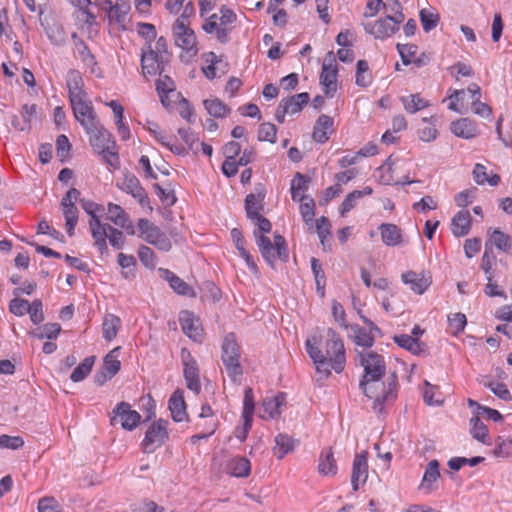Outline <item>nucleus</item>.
<instances>
[{"instance_id": "58836bf2", "label": "nucleus", "mask_w": 512, "mask_h": 512, "mask_svg": "<svg viewBox=\"0 0 512 512\" xmlns=\"http://www.w3.org/2000/svg\"><path fill=\"white\" fill-rule=\"evenodd\" d=\"M120 347L112 349L103 360L102 373L104 381L114 377L121 368V362L118 359Z\"/></svg>"}, {"instance_id": "e433bc0d", "label": "nucleus", "mask_w": 512, "mask_h": 512, "mask_svg": "<svg viewBox=\"0 0 512 512\" xmlns=\"http://www.w3.org/2000/svg\"><path fill=\"white\" fill-rule=\"evenodd\" d=\"M66 84L69 93V100L86 96L84 91V82L81 74L76 70H70L67 73Z\"/></svg>"}, {"instance_id": "7c9ffc66", "label": "nucleus", "mask_w": 512, "mask_h": 512, "mask_svg": "<svg viewBox=\"0 0 512 512\" xmlns=\"http://www.w3.org/2000/svg\"><path fill=\"white\" fill-rule=\"evenodd\" d=\"M159 273L161 277L169 283L170 287L177 294L190 297L195 296L194 289L191 286H189L185 281H183L180 277L174 274L172 271L160 268Z\"/></svg>"}, {"instance_id": "a19ab883", "label": "nucleus", "mask_w": 512, "mask_h": 512, "mask_svg": "<svg viewBox=\"0 0 512 512\" xmlns=\"http://www.w3.org/2000/svg\"><path fill=\"white\" fill-rule=\"evenodd\" d=\"M400 101L405 111L409 114L417 113L430 106V102L419 93L402 96Z\"/></svg>"}, {"instance_id": "6e6d98bb", "label": "nucleus", "mask_w": 512, "mask_h": 512, "mask_svg": "<svg viewBox=\"0 0 512 512\" xmlns=\"http://www.w3.org/2000/svg\"><path fill=\"white\" fill-rule=\"evenodd\" d=\"M355 82L360 87H368L372 83V75L369 72V64L365 60H358L356 66Z\"/></svg>"}, {"instance_id": "4468645a", "label": "nucleus", "mask_w": 512, "mask_h": 512, "mask_svg": "<svg viewBox=\"0 0 512 512\" xmlns=\"http://www.w3.org/2000/svg\"><path fill=\"white\" fill-rule=\"evenodd\" d=\"M337 77L338 69L336 59L333 52H329L324 59L320 74V84L327 97H333L335 95L338 89Z\"/></svg>"}, {"instance_id": "f3484780", "label": "nucleus", "mask_w": 512, "mask_h": 512, "mask_svg": "<svg viewBox=\"0 0 512 512\" xmlns=\"http://www.w3.org/2000/svg\"><path fill=\"white\" fill-rule=\"evenodd\" d=\"M140 421L141 415L136 410H132L131 405L127 402H120L113 409L112 425L119 422L123 429L132 431L139 425Z\"/></svg>"}, {"instance_id": "de8ad7c7", "label": "nucleus", "mask_w": 512, "mask_h": 512, "mask_svg": "<svg viewBox=\"0 0 512 512\" xmlns=\"http://www.w3.org/2000/svg\"><path fill=\"white\" fill-rule=\"evenodd\" d=\"M121 328V319L114 314H107L102 323L103 337L106 341H112L116 338Z\"/></svg>"}, {"instance_id": "4c0bfd02", "label": "nucleus", "mask_w": 512, "mask_h": 512, "mask_svg": "<svg viewBox=\"0 0 512 512\" xmlns=\"http://www.w3.org/2000/svg\"><path fill=\"white\" fill-rule=\"evenodd\" d=\"M227 473L234 477H248L251 472L250 461L246 457L231 458L226 465Z\"/></svg>"}, {"instance_id": "a211bd4d", "label": "nucleus", "mask_w": 512, "mask_h": 512, "mask_svg": "<svg viewBox=\"0 0 512 512\" xmlns=\"http://www.w3.org/2000/svg\"><path fill=\"white\" fill-rule=\"evenodd\" d=\"M100 238L92 235L95 246L103 253L107 251V240L115 248H122L125 242V237L122 231L111 226L108 223H103L100 228Z\"/></svg>"}, {"instance_id": "c03bdc74", "label": "nucleus", "mask_w": 512, "mask_h": 512, "mask_svg": "<svg viewBox=\"0 0 512 512\" xmlns=\"http://www.w3.org/2000/svg\"><path fill=\"white\" fill-rule=\"evenodd\" d=\"M184 377L187 388L198 394L201 390L198 367L195 361L184 363Z\"/></svg>"}, {"instance_id": "79ce46f5", "label": "nucleus", "mask_w": 512, "mask_h": 512, "mask_svg": "<svg viewBox=\"0 0 512 512\" xmlns=\"http://www.w3.org/2000/svg\"><path fill=\"white\" fill-rule=\"evenodd\" d=\"M394 342L401 348L406 349L414 355H421L425 352V346L418 338L408 334H400L394 336Z\"/></svg>"}, {"instance_id": "ea45409f", "label": "nucleus", "mask_w": 512, "mask_h": 512, "mask_svg": "<svg viewBox=\"0 0 512 512\" xmlns=\"http://www.w3.org/2000/svg\"><path fill=\"white\" fill-rule=\"evenodd\" d=\"M372 193L373 189L369 186H366L362 190H354L347 194L339 208L341 216L344 217L349 211L354 209L359 199L363 198L364 196L371 195Z\"/></svg>"}, {"instance_id": "412c9836", "label": "nucleus", "mask_w": 512, "mask_h": 512, "mask_svg": "<svg viewBox=\"0 0 512 512\" xmlns=\"http://www.w3.org/2000/svg\"><path fill=\"white\" fill-rule=\"evenodd\" d=\"M368 474V451L364 450L355 455L352 463L351 485L354 491L367 482Z\"/></svg>"}, {"instance_id": "c9c22d12", "label": "nucleus", "mask_w": 512, "mask_h": 512, "mask_svg": "<svg viewBox=\"0 0 512 512\" xmlns=\"http://www.w3.org/2000/svg\"><path fill=\"white\" fill-rule=\"evenodd\" d=\"M155 141H157L160 145L167 148L175 155H184L187 153V148L184 144L179 143L175 136H171L165 133L161 128L160 130L153 136Z\"/></svg>"}, {"instance_id": "9d476101", "label": "nucleus", "mask_w": 512, "mask_h": 512, "mask_svg": "<svg viewBox=\"0 0 512 512\" xmlns=\"http://www.w3.org/2000/svg\"><path fill=\"white\" fill-rule=\"evenodd\" d=\"M222 361L228 376L236 381L242 375L240 348L234 334H228L222 345Z\"/></svg>"}, {"instance_id": "c85d7f7f", "label": "nucleus", "mask_w": 512, "mask_h": 512, "mask_svg": "<svg viewBox=\"0 0 512 512\" xmlns=\"http://www.w3.org/2000/svg\"><path fill=\"white\" fill-rule=\"evenodd\" d=\"M317 469L318 473L324 477H334L337 474L338 465L332 447L321 451Z\"/></svg>"}, {"instance_id": "3c124183", "label": "nucleus", "mask_w": 512, "mask_h": 512, "mask_svg": "<svg viewBox=\"0 0 512 512\" xmlns=\"http://www.w3.org/2000/svg\"><path fill=\"white\" fill-rule=\"evenodd\" d=\"M275 443L274 454L278 459L284 458L295 447V441L287 434H278L275 437Z\"/></svg>"}, {"instance_id": "603ef678", "label": "nucleus", "mask_w": 512, "mask_h": 512, "mask_svg": "<svg viewBox=\"0 0 512 512\" xmlns=\"http://www.w3.org/2000/svg\"><path fill=\"white\" fill-rule=\"evenodd\" d=\"M203 105L208 114L215 118H223L230 111L228 106L218 98L206 99L204 100Z\"/></svg>"}, {"instance_id": "f03ea898", "label": "nucleus", "mask_w": 512, "mask_h": 512, "mask_svg": "<svg viewBox=\"0 0 512 512\" xmlns=\"http://www.w3.org/2000/svg\"><path fill=\"white\" fill-rule=\"evenodd\" d=\"M256 226L257 230L254 231V237L259 251L265 261L273 265L277 259L286 261L288 258L286 240L280 234L274 235V242L272 243L270 238L263 235V233H269L272 229L271 222L262 214L255 216L250 219Z\"/></svg>"}, {"instance_id": "338daca9", "label": "nucleus", "mask_w": 512, "mask_h": 512, "mask_svg": "<svg viewBox=\"0 0 512 512\" xmlns=\"http://www.w3.org/2000/svg\"><path fill=\"white\" fill-rule=\"evenodd\" d=\"M277 128L274 124L266 122L262 123L258 129V140L268 141L270 143L276 142Z\"/></svg>"}, {"instance_id": "37998d69", "label": "nucleus", "mask_w": 512, "mask_h": 512, "mask_svg": "<svg viewBox=\"0 0 512 512\" xmlns=\"http://www.w3.org/2000/svg\"><path fill=\"white\" fill-rule=\"evenodd\" d=\"M77 52L80 60L90 71V73L96 76H100L101 70L98 66L95 56L91 53L88 46L83 41H80V43L77 45Z\"/></svg>"}, {"instance_id": "69168bd1", "label": "nucleus", "mask_w": 512, "mask_h": 512, "mask_svg": "<svg viewBox=\"0 0 512 512\" xmlns=\"http://www.w3.org/2000/svg\"><path fill=\"white\" fill-rule=\"evenodd\" d=\"M448 323L451 333L454 336H458L464 331L467 324V319L463 313H455L448 317Z\"/></svg>"}, {"instance_id": "423d86ee", "label": "nucleus", "mask_w": 512, "mask_h": 512, "mask_svg": "<svg viewBox=\"0 0 512 512\" xmlns=\"http://www.w3.org/2000/svg\"><path fill=\"white\" fill-rule=\"evenodd\" d=\"M236 21V13L226 6H222L220 15L214 13L205 18L202 29L207 34H214L220 43L226 44L230 40V34L234 29Z\"/></svg>"}, {"instance_id": "b1692460", "label": "nucleus", "mask_w": 512, "mask_h": 512, "mask_svg": "<svg viewBox=\"0 0 512 512\" xmlns=\"http://www.w3.org/2000/svg\"><path fill=\"white\" fill-rule=\"evenodd\" d=\"M107 219L114 225L125 229L128 234H136L134 226L130 221L129 215L120 205L112 202L107 204Z\"/></svg>"}, {"instance_id": "f8f14e48", "label": "nucleus", "mask_w": 512, "mask_h": 512, "mask_svg": "<svg viewBox=\"0 0 512 512\" xmlns=\"http://www.w3.org/2000/svg\"><path fill=\"white\" fill-rule=\"evenodd\" d=\"M117 187L126 194L131 195L142 208L152 212L153 207L150 205L148 194L134 174H125L122 181L117 183Z\"/></svg>"}, {"instance_id": "5fc2aeb1", "label": "nucleus", "mask_w": 512, "mask_h": 512, "mask_svg": "<svg viewBox=\"0 0 512 512\" xmlns=\"http://www.w3.org/2000/svg\"><path fill=\"white\" fill-rule=\"evenodd\" d=\"M311 269L314 274L317 292L320 297H324L325 295V286H326V277L325 273L322 269V265L316 258H311Z\"/></svg>"}, {"instance_id": "4be33fe9", "label": "nucleus", "mask_w": 512, "mask_h": 512, "mask_svg": "<svg viewBox=\"0 0 512 512\" xmlns=\"http://www.w3.org/2000/svg\"><path fill=\"white\" fill-rule=\"evenodd\" d=\"M441 477L440 463L438 460L433 459L428 462L422 480L418 486V490L426 495L435 492L438 489V482Z\"/></svg>"}, {"instance_id": "dca6fc26", "label": "nucleus", "mask_w": 512, "mask_h": 512, "mask_svg": "<svg viewBox=\"0 0 512 512\" xmlns=\"http://www.w3.org/2000/svg\"><path fill=\"white\" fill-rule=\"evenodd\" d=\"M79 196V190L71 188L61 200L62 211L66 222V231L69 236L74 234V229L78 223V209L76 207V202Z\"/></svg>"}, {"instance_id": "4d7b16f0", "label": "nucleus", "mask_w": 512, "mask_h": 512, "mask_svg": "<svg viewBox=\"0 0 512 512\" xmlns=\"http://www.w3.org/2000/svg\"><path fill=\"white\" fill-rule=\"evenodd\" d=\"M309 180L297 172L294 178L291 180V197L293 201H297L301 195H304V192L308 189Z\"/></svg>"}, {"instance_id": "20e7f679", "label": "nucleus", "mask_w": 512, "mask_h": 512, "mask_svg": "<svg viewBox=\"0 0 512 512\" xmlns=\"http://www.w3.org/2000/svg\"><path fill=\"white\" fill-rule=\"evenodd\" d=\"M93 150L113 169L120 167L118 147L111 133L100 122L85 130Z\"/></svg>"}, {"instance_id": "49530a36", "label": "nucleus", "mask_w": 512, "mask_h": 512, "mask_svg": "<svg viewBox=\"0 0 512 512\" xmlns=\"http://www.w3.org/2000/svg\"><path fill=\"white\" fill-rule=\"evenodd\" d=\"M308 101V93L303 92L288 98H284L280 102L282 103L283 107H285L288 114H296L303 109V107L308 103Z\"/></svg>"}, {"instance_id": "e2e57ef3", "label": "nucleus", "mask_w": 512, "mask_h": 512, "mask_svg": "<svg viewBox=\"0 0 512 512\" xmlns=\"http://www.w3.org/2000/svg\"><path fill=\"white\" fill-rule=\"evenodd\" d=\"M419 16L422 28L425 32L436 28L440 20L439 14L430 9H422Z\"/></svg>"}, {"instance_id": "13d9d810", "label": "nucleus", "mask_w": 512, "mask_h": 512, "mask_svg": "<svg viewBox=\"0 0 512 512\" xmlns=\"http://www.w3.org/2000/svg\"><path fill=\"white\" fill-rule=\"evenodd\" d=\"M156 90L159 94L163 105L167 106L166 98L168 93L174 92L175 84L174 81L167 75L161 76L156 81Z\"/></svg>"}, {"instance_id": "c756f323", "label": "nucleus", "mask_w": 512, "mask_h": 512, "mask_svg": "<svg viewBox=\"0 0 512 512\" xmlns=\"http://www.w3.org/2000/svg\"><path fill=\"white\" fill-rule=\"evenodd\" d=\"M265 189L258 186L255 193H250L245 198V210L249 219L261 214L264 208Z\"/></svg>"}, {"instance_id": "5701e85b", "label": "nucleus", "mask_w": 512, "mask_h": 512, "mask_svg": "<svg viewBox=\"0 0 512 512\" xmlns=\"http://www.w3.org/2000/svg\"><path fill=\"white\" fill-rule=\"evenodd\" d=\"M404 284L416 294H423L432 283V276L430 272L422 270L420 272L407 271L401 276Z\"/></svg>"}, {"instance_id": "39448f33", "label": "nucleus", "mask_w": 512, "mask_h": 512, "mask_svg": "<svg viewBox=\"0 0 512 512\" xmlns=\"http://www.w3.org/2000/svg\"><path fill=\"white\" fill-rule=\"evenodd\" d=\"M167 41L160 37L154 44L148 43L141 52V70L145 78L161 75L169 62Z\"/></svg>"}, {"instance_id": "bb28decb", "label": "nucleus", "mask_w": 512, "mask_h": 512, "mask_svg": "<svg viewBox=\"0 0 512 512\" xmlns=\"http://www.w3.org/2000/svg\"><path fill=\"white\" fill-rule=\"evenodd\" d=\"M451 132L459 138L472 139L479 134L477 123L470 118H460L450 125Z\"/></svg>"}, {"instance_id": "6e6552de", "label": "nucleus", "mask_w": 512, "mask_h": 512, "mask_svg": "<svg viewBox=\"0 0 512 512\" xmlns=\"http://www.w3.org/2000/svg\"><path fill=\"white\" fill-rule=\"evenodd\" d=\"M97 6L103 10L108 18L109 26L117 31H125L130 21L129 1L113 4L111 0H97Z\"/></svg>"}, {"instance_id": "1a4fd4ad", "label": "nucleus", "mask_w": 512, "mask_h": 512, "mask_svg": "<svg viewBox=\"0 0 512 512\" xmlns=\"http://www.w3.org/2000/svg\"><path fill=\"white\" fill-rule=\"evenodd\" d=\"M137 236L161 251H169L172 243L167 235L153 222L146 218L137 221Z\"/></svg>"}, {"instance_id": "774afa93", "label": "nucleus", "mask_w": 512, "mask_h": 512, "mask_svg": "<svg viewBox=\"0 0 512 512\" xmlns=\"http://www.w3.org/2000/svg\"><path fill=\"white\" fill-rule=\"evenodd\" d=\"M491 239L494 245L504 252H508L512 247L510 236L498 229L493 231Z\"/></svg>"}, {"instance_id": "393cba45", "label": "nucleus", "mask_w": 512, "mask_h": 512, "mask_svg": "<svg viewBox=\"0 0 512 512\" xmlns=\"http://www.w3.org/2000/svg\"><path fill=\"white\" fill-rule=\"evenodd\" d=\"M286 404L284 393H278L273 397H266L262 401L259 416L262 419H274L281 414L282 407Z\"/></svg>"}, {"instance_id": "0eeeda50", "label": "nucleus", "mask_w": 512, "mask_h": 512, "mask_svg": "<svg viewBox=\"0 0 512 512\" xmlns=\"http://www.w3.org/2000/svg\"><path fill=\"white\" fill-rule=\"evenodd\" d=\"M172 34L177 47L182 50L188 58H193L198 54V41L190 23H186L185 17H178L173 26Z\"/></svg>"}, {"instance_id": "a18cd8bd", "label": "nucleus", "mask_w": 512, "mask_h": 512, "mask_svg": "<svg viewBox=\"0 0 512 512\" xmlns=\"http://www.w3.org/2000/svg\"><path fill=\"white\" fill-rule=\"evenodd\" d=\"M470 425V434L475 440L485 445H491V438L489 436L488 428L478 416L471 418Z\"/></svg>"}, {"instance_id": "9b49d317", "label": "nucleus", "mask_w": 512, "mask_h": 512, "mask_svg": "<svg viewBox=\"0 0 512 512\" xmlns=\"http://www.w3.org/2000/svg\"><path fill=\"white\" fill-rule=\"evenodd\" d=\"M168 425L169 422L164 419L156 420L149 425L141 442L144 453H153L166 443L169 439Z\"/></svg>"}, {"instance_id": "f257e3e1", "label": "nucleus", "mask_w": 512, "mask_h": 512, "mask_svg": "<svg viewBox=\"0 0 512 512\" xmlns=\"http://www.w3.org/2000/svg\"><path fill=\"white\" fill-rule=\"evenodd\" d=\"M306 351L313 360L317 373L328 377L331 371L341 373L344 370L346 357L342 339L333 329L326 333L325 352L317 346L315 337L308 338L305 343Z\"/></svg>"}, {"instance_id": "bf43d9fd", "label": "nucleus", "mask_w": 512, "mask_h": 512, "mask_svg": "<svg viewBox=\"0 0 512 512\" xmlns=\"http://www.w3.org/2000/svg\"><path fill=\"white\" fill-rule=\"evenodd\" d=\"M383 10L386 16L401 24L404 21L402 5L399 0H386Z\"/></svg>"}, {"instance_id": "aec40b11", "label": "nucleus", "mask_w": 512, "mask_h": 512, "mask_svg": "<svg viewBox=\"0 0 512 512\" xmlns=\"http://www.w3.org/2000/svg\"><path fill=\"white\" fill-rule=\"evenodd\" d=\"M179 322L184 334L195 342H202L204 339V330L200 319L187 310L179 314Z\"/></svg>"}, {"instance_id": "7ed1b4c3", "label": "nucleus", "mask_w": 512, "mask_h": 512, "mask_svg": "<svg viewBox=\"0 0 512 512\" xmlns=\"http://www.w3.org/2000/svg\"><path fill=\"white\" fill-rule=\"evenodd\" d=\"M360 387L368 399L372 401V409L382 413L385 405L391 404L397 397V378L395 375L382 379L361 380Z\"/></svg>"}, {"instance_id": "a878e982", "label": "nucleus", "mask_w": 512, "mask_h": 512, "mask_svg": "<svg viewBox=\"0 0 512 512\" xmlns=\"http://www.w3.org/2000/svg\"><path fill=\"white\" fill-rule=\"evenodd\" d=\"M168 408L170 410L171 417L175 422H183L188 419L183 390L177 389L172 393L168 401Z\"/></svg>"}, {"instance_id": "2f4dec72", "label": "nucleus", "mask_w": 512, "mask_h": 512, "mask_svg": "<svg viewBox=\"0 0 512 512\" xmlns=\"http://www.w3.org/2000/svg\"><path fill=\"white\" fill-rule=\"evenodd\" d=\"M333 124L332 117L325 114L320 115L313 129V139L318 143H325L333 132Z\"/></svg>"}, {"instance_id": "052dcab7", "label": "nucleus", "mask_w": 512, "mask_h": 512, "mask_svg": "<svg viewBox=\"0 0 512 512\" xmlns=\"http://www.w3.org/2000/svg\"><path fill=\"white\" fill-rule=\"evenodd\" d=\"M94 357L85 358L71 373L70 379L73 382H80L85 379L92 370Z\"/></svg>"}, {"instance_id": "473e14b6", "label": "nucleus", "mask_w": 512, "mask_h": 512, "mask_svg": "<svg viewBox=\"0 0 512 512\" xmlns=\"http://www.w3.org/2000/svg\"><path fill=\"white\" fill-rule=\"evenodd\" d=\"M114 114L117 132L121 140L126 141L130 138L131 132L129 127L124 123V107L117 100H111L106 103Z\"/></svg>"}, {"instance_id": "cd10ccee", "label": "nucleus", "mask_w": 512, "mask_h": 512, "mask_svg": "<svg viewBox=\"0 0 512 512\" xmlns=\"http://www.w3.org/2000/svg\"><path fill=\"white\" fill-rule=\"evenodd\" d=\"M81 204L83 210L90 217L88 225L91 235H95L96 237L100 238L99 228L103 223L101 222L99 213H102L104 211L103 206L89 200H82Z\"/></svg>"}, {"instance_id": "864d4df0", "label": "nucleus", "mask_w": 512, "mask_h": 512, "mask_svg": "<svg viewBox=\"0 0 512 512\" xmlns=\"http://www.w3.org/2000/svg\"><path fill=\"white\" fill-rule=\"evenodd\" d=\"M300 202V214L307 225H311L315 216V202L313 198L301 195L297 200Z\"/></svg>"}, {"instance_id": "09e8293b", "label": "nucleus", "mask_w": 512, "mask_h": 512, "mask_svg": "<svg viewBox=\"0 0 512 512\" xmlns=\"http://www.w3.org/2000/svg\"><path fill=\"white\" fill-rule=\"evenodd\" d=\"M473 179L478 185L489 184L490 186H497L500 182V176L493 174L488 176L487 169L484 165L477 163L473 169Z\"/></svg>"}, {"instance_id": "f704fd0d", "label": "nucleus", "mask_w": 512, "mask_h": 512, "mask_svg": "<svg viewBox=\"0 0 512 512\" xmlns=\"http://www.w3.org/2000/svg\"><path fill=\"white\" fill-rule=\"evenodd\" d=\"M471 228V215L468 210H461L452 218L451 231L456 237L469 233Z\"/></svg>"}, {"instance_id": "6ab92c4d", "label": "nucleus", "mask_w": 512, "mask_h": 512, "mask_svg": "<svg viewBox=\"0 0 512 512\" xmlns=\"http://www.w3.org/2000/svg\"><path fill=\"white\" fill-rule=\"evenodd\" d=\"M399 23L385 16L364 24L365 31L376 39L384 40L399 30Z\"/></svg>"}, {"instance_id": "2eb2a0df", "label": "nucleus", "mask_w": 512, "mask_h": 512, "mask_svg": "<svg viewBox=\"0 0 512 512\" xmlns=\"http://www.w3.org/2000/svg\"><path fill=\"white\" fill-rule=\"evenodd\" d=\"M360 364L364 368V375L361 380L382 379L385 375V361L382 355L372 351L359 353Z\"/></svg>"}, {"instance_id": "680f3d73", "label": "nucleus", "mask_w": 512, "mask_h": 512, "mask_svg": "<svg viewBox=\"0 0 512 512\" xmlns=\"http://www.w3.org/2000/svg\"><path fill=\"white\" fill-rule=\"evenodd\" d=\"M255 410V400L254 393L251 387H247L244 391V399H243V409H242V419H247L248 421H253V415Z\"/></svg>"}, {"instance_id": "0e129e2a", "label": "nucleus", "mask_w": 512, "mask_h": 512, "mask_svg": "<svg viewBox=\"0 0 512 512\" xmlns=\"http://www.w3.org/2000/svg\"><path fill=\"white\" fill-rule=\"evenodd\" d=\"M354 331V342L365 348L372 347L374 344V337L372 334L365 328L355 326L353 327Z\"/></svg>"}, {"instance_id": "8fccbe9b", "label": "nucleus", "mask_w": 512, "mask_h": 512, "mask_svg": "<svg viewBox=\"0 0 512 512\" xmlns=\"http://www.w3.org/2000/svg\"><path fill=\"white\" fill-rule=\"evenodd\" d=\"M396 48L400 54L403 64L408 65L411 63H415L418 66L421 65L422 61L419 58H417V54H418V46L417 45L398 43Z\"/></svg>"}, {"instance_id": "72a5a7b5", "label": "nucleus", "mask_w": 512, "mask_h": 512, "mask_svg": "<svg viewBox=\"0 0 512 512\" xmlns=\"http://www.w3.org/2000/svg\"><path fill=\"white\" fill-rule=\"evenodd\" d=\"M382 242L386 246H398L402 243L401 229L392 223H382L378 227Z\"/></svg>"}, {"instance_id": "ddd939ff", "label": "nucleus", "mask_w": 512, "mask_h": 512, "mask_svg": "<svg viewBox=\"0 0 512 512\" xmlns=\"http://www.w3.org/2000/svg\"><path fill=\"white\" fill-rule=\"evenodd\" d=\"M75 119L80 123L84 130L90 129L98 123L92 102L87 95L70 100Z\"/></svg>"}]
</instances>
